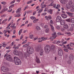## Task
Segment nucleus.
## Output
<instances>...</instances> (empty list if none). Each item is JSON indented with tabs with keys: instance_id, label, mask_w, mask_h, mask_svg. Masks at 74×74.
Returning <instances> with one entry per match:
<instances>
[{
	"instance_id": "nucleus-43",
	"label": "nucleus",
	"mask_w": 74,
	"mask_h": 74,
	"mask_svg": "<svg viewBox=\"0 0 74 74\" xmlns=\"http://www.w3.org/2000/svg\"><path fill=\"white\" fill-rule=\"evenodd\" d=\"M48 8L47 7L44 10V12H46V11L48 10Z\"/></svg>"
},
{
	"instance_id": "nucleus-9",
	"label": "nucleus",
	"mask_w": 74,
	"mask_h": 74,
	"mask_svg": "<svg viewBox=\"0 0 74 74\" xmlns=\"http://www.w3.org/2000/svg\"><path fill=\"white\" fill-rule=\"evenodd\" d=\"M2 71H3V72H6L7 70H8V68L7 67H2L1 69Z\"/></svg>"
},
{
	"instance_id": "nucleus-62",
	"label": "nucleus",
	"mask_w": 74,
	"mask_h": 74,
	"mask_svg": "<svg viewBox=\"0 0 74 74\" xmlns=\"http://www.w3.org/2000/svg\"><path fill=\"white\" fill-rule=\"evenodd\" d=\"M14 44V42H13L11 44H10L11 46V47Z\"/></svg>"
},
{
	"instance_id": "nucleus-61",
	"label": "nucleus",
	"mask_w": 74,
	"mask_h": 74,
	"mask_svg": "<svg viewBox=\"0 0 74 74\" xmlns=\"http://www.w3.org/2000/svg\"><path fill=\"white\" fill-rule=\"evenodd\" d=\"M6 16V15L4 14V15H3L2 16H1V17H2V18H4V17H5Z\"/></svg>"
},
{
	"instance_id": "nucleus-5",
	"label": "nucleus",
	"mask_w": 74,
	"mask_h": 74,
	"mask_svg": "<svg viewBox=\"0 0 74 74\" xmlns=\"http://www.w3.org/2000/svg\"><path fill=\"white\" fill-rule=\"evenodd\" d=\"M58 55L59 56H63V51L61 48H60L58 49Z\"/></svg>"
},
{
	"instance_id": "nucleus-29",
	"label": "nucleus",
	"mask_w": 74,
	"mask_h": 74,
	"mask_svg": "<svg viewBox=\"0 0 74 74\" xmlns=\"http://www.w3.org/2000/svg\"><path fill=\"white\" fill-rule=\"evenodd\" d=\"M38 19L34 20L33 21V23H37V22H38Z\"/></svg>"
},
{
	"instance_id": "nucleus-33",
	"label": "nucleus",
	"mask_w": 74,
	"mask_h": 74,
	"mask_svg": "<svg viewBox=\"0 0 74 74\" xmlns=\"http://www.w3.org/2000/svg\"><path fill=\"white\" fill-rule=\"evenodd\" d=\"M45 18L46 20H47L48 21H49V17H48V16H45Z\"/></svg>"
},
{
	"instance_id": "nucleus-41",
	"label": "nucleus",
	"mask_w": 74,
	"mask_h": 74,
	"mask_svg": "<svg viewBox=\"0 0 74 74\" xmlns=\"http://www.w3.org/2000/svg\"><path fill=\"white\" fill-rule=\"evenodd\" d=\"M13 48H14V49H19V47L14 46L13 47Z\"/></svg>"
},
{
	"instance_id": "nucleus-40",
	"label": "nucleus",
	"mask_w": 74,
	"mask_h": 74,
	"mask_svg": "<svg viewBox=\"0 0 74 74\" xmlns=\"http://www.w3.org/2000/svg\"><path fill=\"white\" fill-rule=\"evenodd\" d=\"M32 2H33V1H32V0H31V1L28 2H27V4H29L32 3Z\"/></svg>"
},
{
	"instance_id": "nucleus-17",
	"label": "nucleus",
	"mask_w": 74,
	"mask_h": 74,
	"mask_svg": "<svg viewBox=\"0 0 74 74\" xmlns=\"http://www.w3.org/2000/svg\"><path fill=\"white\" fill-rule=\"evenodd\" d=\"M52 10L51 9H49L47 10V12L48 13L50 14H52V12H53Z\"/></svg>"
},
{
	"instance_id": "nucleus-44",
	"label": "nucleus",
	"mask_w": 74,
	"mask_h": 74,
	"mask_svg": "<svg viewBox=\"0 0 74 74\" xmlns=\"http://www.w3.org/2000/svg\"><path fill=\"white\" fill-rule=\"evenodd\" d=\"M66 22H70V18H69V19H67L66 20Z\"/></svg>"
},
{
	"instance_id": "nucleus-19",
	"label": "nucleus",
	"mask_w": 74,
	"mask_h": 74,
	"mask_svg": "<svg viewBox=\"0 0 74 74\" xmlns=\"http://www.w3.org/2000/svg\"><path fill=\"white\" fill-rule=\"evenodd\" d=\"M64 29H67L69 28V25H68L67 24H65L64 25Z\"/></svg>"
},
{
	"instance_id": "nucleus-59",
	"label": "nucleus",
	"mask_w": 74,
	"mask_h": 74,
	"mask_svg": "<svg viewBox=\"0 0 74 74\" xmlns=\"http://www.w3.org/2000/svg\"><path fill=\"white\" fill-rule=\"evenodd\" d=\"M38 39V37L37 36L36 37H35L34 39V40L35 41H36V40H37Z\"/></svg>"
},
{
	"instance_id": "nucleus-60",
	"label": "nucleus",
	"mask_w": 74,
	"mask_h": 74,
	"mask_svg": "<svg viewBox=\"0 0 74 74\" xmlns=\"http://www.w3.org/2000/svg\"><path fill=\"white\" fill-rule=\"evenodd\" d=\"M67 42L65 41L62 43V45H64V44H67Z\"/></svg>"
},
{
	"instance_id": "nucleus-32",
	"label": "nucleus",
	"mask_w": 74,
	"mask_h": 74,
	"mask_svg": "<svg viewBox=\"0 0 74 74\" xmlns=\"http://www.w3.org/2000/svg\"><path fill=\"white\" fill-rule=\"evenodd\" d=\"M30 18L31 19H32L33 20L34 19H36V18L33 16H31Z\"/></svg>"
},
{
	"instance_id": "nucleus-12",
	"label": "nucleus",
	"mask_w": 74,
	"mask_h": 74,
	"mask_svg": "<svg viewBox=\"0 0 74 74\" xmlns=\"http://www.w3.org/2000/svg\"><path fill=\"white\" fill-rule=\"evenodd\" d=\"M66 12L68 15H69V16H70L71 17H73V15H74V14L68 12Z\"/></svg>"
},
{
	"instance_id": "nucleus-42",
	"label": "nucleus",
	"mask_w": 74,
	"mask_h": 74,
	"mask_svg": "<svg viewBox=\"0 0 74 74\" xmlns=\"http://www.w3.org/2000/svg\"><path fill=\"white\" fill-rule=\"evenodd\" d=\"M30 38L31 39H33V35H30Z\"/></svg>"
},
{
	"instance_id": "nucleus-16",
	"label": "nucleus",
	"mask_w": 74,
	"mask_h": 74,
	"mask_svg": "<svg viewBox=\"0 0 74 74\" xmlns=\"http://www.w3.org/2000/svg\"><path fill=\"white\" fill-rule=\"evenodd\" d=\"M15 55H18V51L16 50H14L13 51Z\"/></svg>"
},
{
	"instance_id": "nucleus-21",
	"label": "nucleus",
	"mask_w": 74,
	"mask_h": 74,
	"mask_svg": "<svg viewBox=\"0 0 74 74\" xmlns=\"http://www.w3.org/2000/svg\"><path fill=\"white\" fill-rule=\"evenodd\" d=\"M36 63H40V61L39 59L36 58Z\"/></svg>"
},
{
	"instance_id": "nucleus-56",
	"label": "nucleus",
	"mask_w": 74,
	"mask_h": 74,
	"mask_svg": "<svg viewBox=\"0 0 74 74\" xmlns=\"http://www.w3.org/2000/svg\"><path fill=\"white\" fill-rule=\"evenodd\" d=\"M12 18V16H11L8 19V21H10L11 19V18Z\"/></svg>"
},
{
	"instance_id": "nucleus-64",
	"label": "nucleus",
	"mask_w": 74,
	"mask_h": 74,
	"mask_svg": "<svg viewBox=\"0 0 74 74\" xmlns=\"http://www.w3.org/2000/svg\"><path fill=\"white\" fill-rule=\"evenodd\" d=\"M60 42L59 41H57L56 44H59V43H60Z\"/></svg>"
},
{
	"instance_id": "nucleus-28",
	"label": "nucleus",
	"mask_w": 74,
	"mask_h": 74,
	"mask_svg": "<svg viewBox=\"0 0 74 74\" xmlns=\"http://www.w3.org/2000/svg\"><path fill=\"white\" fill-rule=\"evenodd\" d=\"M73 4V1H69L68 2V4L69 5H72Z\"/></svg>"
},
{
	"instance_id": "nucleus-14",
	"label": "nucleus",
	"mask_w": 74,
	"mask_h": 74,
	"mask_svg": "<svg viewBox=\"0 0 74 74\" xmlns=\"http://www.w3.org/2000/svg\"><path fill=\"white\" fill-rule=\"evenodd\" d=\"M60 24L61 25H64L65 24V21L64 20H62L60 21Z\"/></svg>"
},
{
	"instance_id": "nucleus-15",
	"label": "nucleus",
	"mask_w": 74,
	"mask_h": 74,
	"mask_svg": "<svg viewBox=\"0 0 74 74\" xmlns=\"http://www.w3.org/2000/svg\"><path fill=\"white\" fill-rule=\"evenodd\" d=\"M29 54L28 52L27 51L26 53H24V56L25 58H27V57L29 56Z\"/></svg>"
},
{
	"instance_id": "nucleus-30",
	"label": "nucleus",
	"mask_w": 74,
	"mask_h": 74,
	"mask_svg": "<svg viewBox=\"0 0 74 74\" xmlns=\"http://www.w3.org/2000/svg\"><path fill=\"white\" fill-rule=\"evenodd\" d=\"M46 33H48L49 32V28H47L45 30Z\"/></svg>"
},
{
	"instance_id": "nucleus-39",
	"label": "nucleus",
	"mask_w": 74,
	"mask_h": 74,
	"mask_svg": "<svg viewBox=\"0 0 74 74\" xmlns=\"http://www.w3.org/2000/svg\"><path fill=\"white\" fill-rule=\"evenodd\" d=\"M54 5V3H53V2H52L49 5V6H53V5Z\"/></svg>"
},
{
	"instance_id": "nucleus-1",
	"label": "nucleus",
	"mask_w": 74,
	"mask_h": 74,
	"mask_svg": "<svg viewBox=\"0 0 74 74\" xmlns=\"http://www.w3.org/2000/svg\"><path fill=\"white\" fill-rule=\"evenodd\" d=\"M8 53H7L4 56V58H6V59L8 61H9V62H12V58L11 56L10 55H8Z\"/></svg>"
},
{
	"instance_id": "nucleus-27",
	"label": "nucleus",
	"mask_w": 74,
	"mask_h": 74,
	"mask_svg": "<svg viewBox=\"0 0 74 74\" xmlns=\"http://www.w3.org/2000/svg\"><path fill=\"white\" fill-rule=\"evenodd\" d=\"M7 20H8V19H7V18H6L5 19L2 21V24H3V23H4L5 22H7Z\"/></svg>"
},
{
	"instance_id": "nucleus-34",
	"label": "nucleus",
	"mask_w": 74,
	"mask_h": 74,
	"mask_svg": "<svg viewBox=\"0 0 74 74\" xmlns=\"http://www.w3.org/2000/svg\"><path fill=\"white\" fill-rule=\"evenodd\" d=\"M43 10V9H41L38 12V14H40V13Z\"/></svg>"
},
{
	"instance_id": "nucleus-35",
	"label": "nucleus",
	"mask_w": 74,
	"mask_h": 74,
	"mask_svg": "<svg viewBox=\"0 0 74 74\" xmlns=\"http://www.w3.org/2000/svg\"><path fill=\"white\" fill-rule=\"evenodd\" d=\"M14 7V4L12 5L9 6V8L10 9Z\"/></svg>"
},
{
	"instance_id": "nucleus-13",
	"label": "nucleus",
	"mask_w": 74,
	"mask_h": 74,
	"mask_svg": "<svg viewBox=\"0 0 74 74\" xmlns=\"http://www.w3.org/2000/svg\"><path fill=\"white\" fill-rule=\"evenodd\" d=\"M61 16L62 18H64V19L67 18V15L66 14H62L61 15Z\"/></svg>"
},
{
	"instance_id": "nucleus-54",
	"label": "nucleus",
	"mask_w": 74,
	"mask_h": 74,
	"mask_svg": "<svg viewBox=\"0 0 74 74\" xmlns=\"http://www.w3.org/2000/svg\"><path fill=\"white\" fill-rule=\"evenodd\" d=\"M70 45L71 47H73V45H74V44L73 43L71 42L70 43Z\"/></svg>"
},
{
	"instance_id": "nucleus-48",
	"label": "nucleus",
	"mask_w": 74,
	"mask_h": 74,
	"mask_svg": "<svg viewBox=\"0 0 74 74\" xmlns=\"http://www.w3.org/2000/svg\"><path fill=\"white\" fill-rule=\"evenodd\" d=\"M56 42H57V40H54V41L53 42V44H56Z\"/></svg>"
},
{
	"instance_id": "nucleus-4",
	"label": "nucleus",
	"mask_w": 74,
	"mask_h": 74,
	"mask_svg": "<svg viewBox=\"0 0 74 74\" xmlns=\"http://www.w3.org/2000/svg\"><path fill=\"white\" fill-rule=\"evenodd\" d=\"M27 52L29 54H32L33 53V49L31 48V47L28 46L27 47Z\"/></svg>"
},
{
	"instance_id": "nucleus-11",
	"label": "nucleus",
	"mask_w": 74,
	"mask_h": 74,
	"mask_svg": "<svg viewBox=\"0 0 74 74\" xmlns=\"http://www.w3.org/2000/svg\"><path fill=\"white\" fill-rule=\"evenodd\" d=\"M8 10V8H3V9L1 10L0 12V13H3V12H4L5 11H7Z\"/></svg>"
},
{
	"instance_id": "nucleus-57",
	"label": "nucleus",
	"mask_w": 74,
	"mask_h": 74,
	"mask_svg": "<svg viewBox=\"0 0 74 74\" xmlns=\"http://www.w3.org/2000/svg\"><path fill=\"white\" fill-rule=\"evenodd\" d=\"M47 14V12H45L42 14L41 15H45Z\"/></svg>"
},
{
	"instance_id": "nucleus-8",
	"label": "nucleus",
	"mask_w": 74,
	"mask_h": 74,
	"mask_svg": "<svg viewBox=\"0 0 74 74\" xmlns=\"http://www.w3.org/2000/svg\"><path fill=\"white\" fill-rule=\"evenodd\" d=\"M62 19V18L60 16H58L57 17L56 19V21L57 22H59Z\"/></svg>"
},
{
	"instance_id": "nucleus-2",
	"label": "nucleus",
	"mask_w": 74,
	"mask_h": 74,
	"mask_svg": "<svg viewBox=\"0 0 74 74\" xmlns=\"http://www.w3.org/2000/svg\"><path fill=\"white\" fill-rule=\"evenodd\" d=\"M14 60L15 64L16 65H21V61L17 57H15L14 58Z\"/></svg>"
},
{
	"instance_id": "nucleus-22",
	"label": "nucleus",
	"mask_w": 74,
	"mask_h": 74,
	"mask_svg": "<svg viewBox=\"0 0 74 74\" xmlns=\"http://www.w3.org/2000/svg\"><path fill=\"white\" fill-rule=\"evenodd\" d=\"M41 7L42 8H45L46 7V5H40Z\"/></svg>"
},
{
	"instance_id": "nucleus-3",
	"label": "nucleus",
	"mask_w": 74,
	"mask_h": 74,
	"mask_svg": "<svg viewBox=\"0 0 74 74\" xmlns=\"http://www.w3.org/2000/svg\"><path fill=\"white\" fill-rule=\"evenodd\" d=\"M50 46L48 45H46L44 49V50L46 53H48L49 52H50Z\"/></svg>"
},
{
	"instance_id": "nucleus-47",
	"label": "nucleus",
	"mask_w": 74,
	"mask_h": 74,
	"mask_svg": "<svg viewBox=\"0 0 74 74\" xmlns=\"http://www.w3.org/2000/svg\"><path fill=\"white\" fill-rule=\"evenodd\" d=\"M15 0H14L13 1L11 2L10 3L11 4H14V3H15Z\"/></svg>"
},
{
	"instance_id": "nucleus-46",
	"label": "nucleus",
	"mask_w": 74,
	"mask_h": 74,
	"mask_svg": "<svg viewBox=\"0 0 74 74\" xmlns=\"http://www.w3.org/2000/svg\"><path fill=\"white\" fill-rule=\"evenodd\" d=\"M5 42H3L2 43V44H3V47H5Z\"/></svg>"
},
{
	"instance_id": "nucleus-7",
	"label": "nucleus",
	"mask_w": 74,
	"mask_h": 74,
	"mask_svg": "<svg viewBox=\"0 0 74 74\" xmlns=\"http://www.w3.org/2000/svg\"><path fill=\"white\" fill-rule=\"evenodd\" d=\"M41 48V45H38L36 47V50L37 52H39Z\"/></svg>"
},
{
	"instance_id": "nucleus-50",
	"label": "nucleus",
	"mask_w": 74,
	"mask_h": 74,
	"mask_svg": "<svg viewBox=\"0 0 74 74\" xmlns=\"http://www.w3.org/2000/svg\"><path fill=\"white\" fill-rule=\"evenodd\" d=\"M41 38H42V41H45V38H44V37H41Z\"/></svg>"
},
{
	"instance_id": "nucleus-58",
	"label": "nucleus",
	"mask_w": 74,
	"mask_h": 74,
	"mask_svg": "<svg viewBox=\"0 0 74 74\" xmlns=\"http://www.w3.org/2000/svg\"><path fill=\"white\" fill-rule=\"evenodd\" d=\"M72 6H71V7L72 8V9H71V11L72 12H73L74 11V8H72Z\"/></svg>"
},
{
	"instance_id": "nucleus-37",
	"label": "nucleus",
	"mask_w": 74,
	"mask_h": 74,
	"mask_svg": "<svg viewBox=\"0 0 74 74\" xmlns=\"http://www.w3.org/2000/svg\"><path fill=\"white\" fill-rule=\"evenodd\" d=\"M21 10V8H19L16 11V13H17V12H19V11H20Z\"/></svg>"
},
{
	"instance_id": "nucleus-51",
	"label": "nucleus",
	"mask_w": 74,
	"mask_h": 74,
	"mask_svg": "<svg viewBox=\"0 0 74 74\" xmlns=\"http://www.w3.org/2000/svg\"><path fill=\"white\" fill-rule=\"evenodd\" d=\"M27 40H25L22 43V44H25V43H26V42H27Z\"/></svg>"
},
{
	"instance_id": "nucleus-49",
	"label": "nucleus",
	"mask_w": 74,
	"mask_h": 74,
	"mask_svg": "<svg viewBox=\"0 0 74 74\" xmlns=\"http://www.w3.org/2000/svg\"><path fill=\"white\" fill-rule=\"evenodd\" d=\"M59 7V5L58 4L57 5V6L56 7V9H58V8Z\"/></svg>"
},
{
	"instance_id": "nucleus-52",
	"label": "nucleus",
	"mask_w": 74,
	"mask_h": 74,
	"mask_svg": "<svg viewBox=\"0 0 74 74\" xmlns=\"http://www.w3.org/2000/svg\"><path fill=\"white\" fill-rule=\"evenodd\" d=\"M56 32H54L52 33V36H55V35H56Z\"/></svg>"
},
{
	"instance_id": "nucleus-36",
	"label": "nucleus",
	"mask_w": 74,
	"mask_h": 74,
	"mask_svg": "<svg viewBox=\"0 0 74 74\" xmlns=\"http://www.w3.org/2000/svg\"><path fill=\"white\" fill-rule=\"evenodd\" d=\"M36 30H39L40 29V27L38 26H37L36 28Z\"/></svg>"
},
{
	"instance_id": "nucleus-26",
	"label": "nucleus",
	"mask_w": 74,
	"mask_h": 74,
	"mask_svg": "<svg viewBox=\"0 0 74 74\" xmlns=\"http://www.w3.org/2000/svg\"><path fill=\"white\" fill-rule=\"evenodd\" d=\"M56 36H54L51 37L49 38L50 40H52L53 39H55V38H56Z\"/></svg>"
},
{
	"instance_id": "nucleus-63",
	"label": "nucleus",
	"mask_w": 74,
	"mask_h": 74,
	"mask_svg": "<svg viewBox=\"0 0 74 74\" xmlns=\"http://www.w3.org/2000/svg\"><path fill=\"white\" fill-rule=\"evenodd\" d=\"M36 13H37V12L36 11L34 12L33 13V15H35L36 14Z\"/></svg>"
},
{
	"instance_id": "nucleus-10",
	"label": "nucleus",
	"mask_w": 74,
	"mask_h": 74,
	"mask_svg": "<svg viewBox=\"0 0 74 74\" xmlns=\"http://www.w3.org/2000/svg\"><path fill=\"white\" fill-rule=\"evenodd\" d=\"M69 58L70 60H74V56L73 54H71L69 56Z\"/></svg>"
},
{
	"instance_id": "nucleus-45",
	"label": "nucleus",
	"mask_w": 74,
	"mask_h": 74,
	"mask_svg": "<svg viewBox=\"0 0 74 74\" xmlns=\"http://www.w3.org/2000/svg\"><path fill=\"white\" fill-rule=\"evenodd\" d=\"M48 17H49V19H52V17L50 15H49Z\"/></svg>"
},
{
	"instance_id": "nucleus-18",
	"label": "nucleus",
	"mask_w": 74,
	"mask_h": 74,
	"mask_svg": "<svg viewBox=\"0 0 74 74\" xmlns=\"http://www.w3.org/2000/svg\"><path fill=\"white\" fill-rule=\"evenodd\" d=\"M50 26L51 28V30L52 32H55V28L53 26V25H52L51 24H50Z\"/></svg>"
},
{
	"instance_id": "nucleus-38",
	"label": "nucleus",
	"mask_w": 74,
	"mask_h": 74,
	"mask_svg": "<svg viewBox=\"0 0 74 74\" xmlns=\"http://www.w3.org/2000/svg\"><path fill=\"white\" fill-rule=\"evenodd\" d=\"M71 21L72 23H74V18H72L71 19Z\"/></svg>"
},
{
	"instance_id": "nucleus-23",
	"label": "nucleus",
	"mask_w": 74,
	"mask_h": 74,
	"mask_svg": "<svg viewBox=\"0 0 74 74\" xmlns=\"http://www.w3.org/2000/svg\"><path fill=\"white\" fill-rule=\"evenodd\" d=\"M43 50H41L40 52V56H42V55H43Z\"/></svg>"
},
{
	"instance_id": "nucleus-20",
	"label": "nucleus",
	"mask_w": 74,
	"mask_h": 74,
	"mask_svg": "<svg viewBox=\"0 0 74 74\" xmlns=\"http://www.w3.org/2000/svg\"><path fill=\"white\" fill-rule=\"evenodd\" d=\"M55 47L54 45H53L52 46V47H51V51H53L54 50H55Z\"/></svg>"
},
{
	"instance_id": "nucleus-6",
	"label": "nucleus",
	"mask_w": 74,
	"mask_h": 74,
	"mask_svg": "<svg viewBox=\"0 0 74 74\" xmlns=\"http://www.w3.org/2000/svg\"><path fill=\"white\" fill-rule=\"evenodd\" d=\"M68 49H69V50H74V49L71 48L70 46H67L66 49H64V50L65 52H69Z\"/></svg>"
},
{
	"instance_id": "nucleus-25",
	"label": "nucleus",
	"mask_w": 74,
	"mask_h": 74,
	"mask_svg": "<svg viewBox=\"0 0 74 74\" xmlns=\"http://www.w3.org/2000/svg\"><path fill=\"white\" fill-rule=\"evenodd\" d=\"M38 42H41L42 41V38H38Z\"/></svg>"
},
{
	"instance_id": "nucleus-31",
	"label": "nucleus",
	"mask_w": 74,
	"mask_h": 74,
	"mask_svg": "<svg viewBox=\"0 0 74 74\" xmlns=\"http://www.w3.org/2000/svg\"><path fill=\"white\" fill-rule=\"evenodd\" d=\"M57 34L58 35H59V36H61V35H64V34H62V33H60V32H58L57 33Z\"/></svg>"
},
{
	"instance_id": "nucleus-55",
	"label": "nucleus",
	"mask_w": 74,
	"mask_h": 74,
	"mask_svg": "<svg viewBox=\"0 0 74 74\" xmlns=\"http://www.w3.org/2000/svg\"><path fill=\"white\" fill-rule=\"evenodd\" d=\"M7 32V30H4L3 31V34H5Z\"/></svg>"
},
{
	"instance_id": "nucleus-53",
	"label": "nucleus",
	"mask_w": 74,
	"mask_h": 74,
	"mask_svg": "<svg viewBox=\"0 0 74 74\" xmlns=\"http://www.w3.org/2000/svg\"><path fill=\"white\" fill-rule=\"evenodd\" d=\"M70 30L71 32H73V28L72 27L70 28Z\"/></svg>"
},
{
	"instance_id": "nucleus-24",
	"label": "nucleus",
	"mask_w": 74,
	"mask_h": 74,
	"mask_svg": "<svg viewBox=\"0 0 74 74\" xmlns=\"http://www.w3.org/2000/svg\"><path fill=\"white\" fill-rule=\"evenodd\" d=\"M60 2L62 4H64L66 2V1L65 0H61Z\"/></svg>"
}]
</instances>
